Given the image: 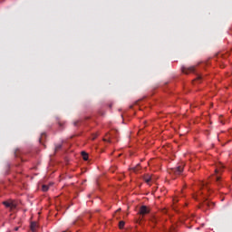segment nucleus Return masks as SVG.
Listing matches in <instances>:
<instances>
[{
  "label": "nucleus",
  "instance_id": "1",
  "mask_svg": "<svg viewBox=\"0 0 232 232\" xmlns=\"http://www.w3.org/2000/svg\"><path fill=\"white\" fill-rule=\"evenodd\" d=\"M182 73H185L186 75L189 74V73H194L195 72V66H190V67H186L183 66L181 68Z\"/></svg>",
  "mask_w": 232,
  "mask_h": 232
},
{
  "label": "nucleus",
  "instance_id": "2",
  "mask_svg": "<svg viewBox=\"0 0 232 232\" xmlns=\"http://www.w3.org/2000/svg\"><path fill=\"white\" fill-rule=\"evenodd\" d=\"M3 204L5 208H9V209H15L17 208V205L13 200L4 201Z\"/></svg>",
  "mask_w": 232,
  "mask_h": 232
},
{
  "label": "nucleus",
  "instance_id": "3",
  "mask_svg": "<svg viewBox=\"0 0 232 232\" xmlns=\"http://www.w3.org/2000/svg\"><path fill=\"white\" fill-rule=\"evenodd\" d=\"M148 213H150V208H148L147 206H141L139 211L140 215H142V217H144V215H148Z\"/></svg>",
  "mask_w": 232,
  "mask_h": 232
},
{
  "label": "nucleus",
  "instance_id": "4",
  "mask_svg": "<svg viewBox=\"0 0 232 232\" xmlns=\"http://www.w3.org/2000/svg\"><path fill=\"white\" fill-rule=\"evenodd\" d=\"M202 190H200L198 195H204V191H206L207 193H209V187L208 186V183H202Z\"/></svg>",
  "mask_w": 232,
  "mask_h": 232
},
{
  "label": "nucleus",
  "instance_id": "5",
  "mask_svg": "<svg viewBox=\"0 0 232 232\" xmlns=\"http://www.w3.org/2000/svg\"><path fill=\"white\" fill-rule=\"evenodd\" d=\"M183 169H184L182 168V166L176 167L173 169V173H174V175H180V173H182Z\"/></svg>",
  "mask_w": 232,
  "mask_h": 232
},
{
  "label": "nucleus",
  "instance_id": "6",
  "mask_svg": "<svg viewBox=\"0 0 232 232\" xmlns=\"http://www.w3.org/2000/svg\"><path fill=\"white\" fill-rule=\"evenodd\" d=\"M36 229H37V223L32 222L31 223V231L35 232Z\"/></svg>",
  "mask_w": 232,
  "mask_h": 232
},
{
  "label": "nucleus",
  "instance_id": "7",
  "mask_svg": "<svg viewBox=\"0 0 232 232\" xmlns=\"http://www.w3.org/2000/svg\"><path fill=\"white\" fill-rule=\"evenodd\" d=\"M144 181L146 182V184H150L151 182V176L150 175L145 176Z\"/></svg>",
  "mask_w": 232,
  "mask_h": 232
},
{
  "label": "nucleus",
  "instance_id": "8",
  "mask_svg": "<svg viewBox=\"0 0 232 232\" xmlns=\"http://www.w3.org/2000/svg\"><path fill=\"white\" fill-rule=\"evenodd\" d=\"M203 206H206L207 208H211V206H213V203H209V201L205 200L203 202Z\"/></svg>",
  "mask_w": 232,
  "mask_h": 232
},
{
  "label": "nucleus",
  "instance_id": "9",
  "mask_svg": "<svg viewBox=\"0 0 232 232\" xmlns=\"http://www.w3.org/2000/svg\"><path fill=\"white\" fill-rule=\"evenodd\" d=\"M82 156L83 160H88V153H86L85 151H82Z\"/></svg>",
  "mask_w": 232,
  "mask_h": 232
},
{
  "label": "nucleus",
  "instance_id": "10",
  "mask_svg": "<svg viewBox=\"0 0 232 232\" xmlns=\"http://www.w3.org/2000/svg\"><path fill=\"white\" fill-rule=\"evenodd\" d=\"M214 179H215V180H216L218 186H220V177L216 176V177H214Z\"/></svg>",
  "mask_w": 232,
  "mask_h": 232
},
{
  "label": "nucleus",
  "instance_id": "11",
  "mask_svg": "<svg viewBox=\"0 0 232 232\" xmlns=\"http://www.w3.org/2000/svg\"><path fill=\"white\" fill-rule=\"evenodd\" d=\"M45 137H46V133L44 132L41 134V138L39 139L40 143L43 142V140H44Z\"/></svg>",
  "mask_w": 232,
  "mask_h": 232
},
{
  "label": "nucleus",
  "instance_id": "12",
  "mask_svg": "<svg viewBox=\"0 0 232 232\" xmlns=\"http://www.w3.org/2000/svg\"><path fill=\"white\" fill-rule=\"evenodd\" d=\"M48 189H49V187L47 185H43L42 186V190L43 191H48Z\"/></svg>",
  "mask_w": 232,
  "mask_h": 232
},
{
  "label": "nucleus",
  "instance_id": "13",
  "mask_svg": "<svg viewBox=\"0 0 232 232\" xmlns=\"http://www.w3.org/2000/svg\"><path fill=\"white\" fill-rule=\"evenodd\" d=\"M61 148H63V144H58L55 146V151H59V150H61Z\"/></svg>",
  "mask_w": 232,
  "mask_h": 232
},
{
  "label": "nucleus",
  "instance_id": "14",
  "mask_svg": "<svg viewBox=\"0 0 232 232\" xmlns=\"http://www.w3.org/2000/svg\"><path fill=\"white\" fill-rule=\"evenodd\" d=\"M124 221H120L119 222V227H120V229H122V227H124Z\"/></svg>",
  "mask_w": 232,
  "mask_h": 232
},
{
  "label": "nucleus",
  "instance_id": "15",
  "mask_svg": "<svg viewBox=\"0 0 232 232\" xmlns=\"http://www.w3.org/2000/svg\"><path fill=\"white\" fill-rule=\"evenodd\" d=\"M195 81H202V76L201 75H198L197 79Z\"/></svg>",
  "mask_w": 232,
  "mask_h": 232
},
{
  "label": "nucleus",
  "instance_id": "16",
  "mask_svg": "<svg viewBox=\"0 0 232 232\" xmlns=\"http://www.w3.org/2000/svg\"><path fill=\"white\" fill-rule=\"evenodd\" d=\"M152 222H153L154 224H157V218H152Z\"/></svg>",
  "mask_w": 232,
  "mask_h": 232
},
{
  "label": "nucleus",
  "instance_id": "17",
  "mask_svg": "<svg viewBox=\"0 0 232 232\" xmlns=\"http://www.w3.org/2000/svg\"><path fill=\"white\" fill-rule=\"evenodd\" d=\"M92 139V140H95V139H97V134H94Z\"/></svg>",
  "mask_w": 232,
  "mask_h": 232
},
{
  "label": "nucleus",
  "instance_id": "18",
  "mask_svg": "<svg viewBox=\"0 0 232 232\" xmlns=\"http://www.w3.org/2000/svg\"><path fill=\"white\" fill-rule=\"evenodd\" d=\"M74 126H78V124H79V121H74Z\"/></svg>",
  "mask_w": 232,
  "mask_h": 232
},
{
  "label": "nucleus",
  "instance_id": "19",
  "mask_svg": "<svg viewBox=\"0 0 232 232\" xmlns=\"http://www.w3.org/2000/svg\"><path fill=\"white\" fill-rule=\"evenodd\" d=\"M218 171H220V169H215V172H216V173H218Z\"/></svg>",
  "mask_w": 232,
  "mask_h": 232
},
{
  "label": "nucleus",
  "instance_id": "20",
  "mask_svg": "<svg viewBox=\"0 0 232 232\" xmlns=\"http://www.w3.org/2000/svg\"><path fill=\"white\" fill-rule=\"evenodd\" d=\"M103 140H104L105 142H110V140H106V139H103Z\"/></svg>",
  "mask_w": 232,
  "mask_h": 232
},
{
  "label": "nucleus",
  "instance_id": "21",
  "mask_svg": "<svg viewBox=\"0 0 232 232\" xmlns=\"http://www.w3.org/2000/svg\"><path fill=\"white\" fill-rule=\"evenodd\" d=\"M14 230H15V231H19V227H15Z\"/></svg>",
  "mask_w": 232,
  "mask_h": 232
},
{
  "label": "nucleus",
  "instance_id": "22",
  "mask_svg": "<svg viewBox=\"0 0 232 232\" xmlns=\"http://www.w3.org/2000/svg\"><path fill=\"white\" fill-rule=\"evenodd\" d=\"M133 171H137V169H136V168H134V169H133Z\"/></svg>",
  "mask_w": 232,
  "mask_h": 232
},
{
  "label": "nucleus",
  "instance_id": "23",
  "mask_svg": "<svg viewBox=\"0 0 232 232\" xmlns=\"http://www.w3.org/2000/svg\"><path fill=\"white\" fill-rule=\"evenodd\" d=\"M194 199L197 200V197L194 196Z\"/></svg>",
  "mask_w": 232,
  "mask_h": 232
}]
</instances>
